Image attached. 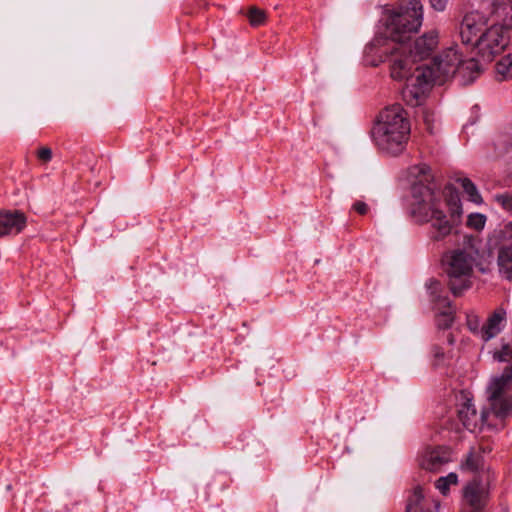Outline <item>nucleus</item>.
Returning a JSON list of instances; mask_svg holds the SVG:
<instances>
[{"label": "nucleus", "mask_w": 512, "mask_h": 512, "mask_svg": "<svg viewBox=\"0 0 512 512\" xmlns=\"http://www.w3.org/2000/svg\"><path fill=\"white\" fill-rule=\"evenodd\" d=\"M507 31L501 26L492 25L485 29L477 39V52L483 61L491 62L508 45Z\"/></svg>", "instance_id": "7"}, {"label": "nucleus", "mask_w": 512, "mask_h": 512, "mask_svg": "<svg viewBox=\"0 0 512 512\" xmlns=\"http://www.w3.org/2000/svg\"><path fill=\"white\" fill-rule=\"evenodd\" d=\"M410 122L404 108L394 104L384 108L372 128L376 146L392 155L401 153L408 142Z\"/></svg>", "instance_id": "2"}, {"label": "nucleus", "mask_w": 512, "mask_h": 512, "mask_svg": "<svg viewBox=\"0 0 512 512\" xmlns=\"http://www.w3.org/2000/svg\"><path fill=\"white\" fill-rule=\"evenodd\" d=\"M459 64L460 54L454 48H449L427 66L433 69L434 80L442 84L457 73Z\"/></svg>", "instance_id": "9"}, {"label": "nucleus", "mask_w": 512, "mask_h": 512, "mask_svg": "<svg viewBox=\"0 0 512 512\" xmlns=\"http://www.w3.org/2000/svg\"><path fill=\"white\" fill-rule=\"evenodd\" d=\"M482 72L478 60L471 58L465 61L460 59L457 74L461 77L463 84H471Z\"/></svg>", "instance_id": "20"}, {"label": "nucleus", "mask_w": 512, "mask_h": 512, "mask_svg": "<svg viewBox=\"0 0 512 512\" xmlns=\"http://www.w3.org/2000/svg\"><path fill=\"white\" fill-rule=\"evenodd\" d=\"M483 467V457L480 453L470 451L461 463V469L467 472H477Z\"/></svg>", "instance_id": "22"}, {"label": "nucleus", "mask_w": 512, "mask_h": 512, "mask_svg": "<svg viewBox=\"0 0 512 512\" xmlns=\"http://www.w3.org/2000/svg\"><path fill=\"white\" fill-rule=\"evenodd\" d=\"M438 507V502L425 497L422 488L417 487L408 499L406 512H436Z\"/></svg>", "instance_id": "16"}, {"label": "nucleus", "mask_w": 512, "mask_h": 512, "mask_svg": "<svg viewBox=\"0 0 512 512\" xmlns=\"http://www.w3.org/2000/svg\"><path fill=\"white\" fill-rule=\"evenodd\" d=\"M413 64L410 57L407 56H395L391 64V77L395 80H407L408 77L413 73Z\"/></svg>", "instance_id": "19"}, {"label": "nucleus", "mask_w": 512, "mask_h": 512, "mask_svg": "<svg viewBox=\"0 0 512 512\" xmlns=\"http://www.w3.org/2000/svg\"><path fill=\"white\" fill-rule=\"evenodd\" d=\"M454 341H455V339H454L453 335H452V334H449V336H448V342H449V344H453V343H454Z\"/></svg>", "instance_id": "38"}, {"label": "nucleus", "mask_w": 512, "mask_h": 512, "mask_svg": "<svg viewBox=\"0 0 512 512\" xmlns=\"http://www.w3.org/2000/svg\"><path fill=\"white\" fill-rule=\"evenodd\" d=\"M432 353L434 357V365H440L445 358V353L443 352L442 348L439 346H434L432 348Z\"/></svg>", "instance_id": "34"}, {"label": "nucleus", "mask_w": 512, "mask_h": 512, "mask_svg": "<svg viewBox=\"0 0 512 512\" xmlns=\"http://www.w3.org/2000/svg\"><path fill=\"white\" fill-rule=\"evenodd\" d=\"M439 44V33L437 30H430L415 39L410 53L413 57L421 59L428 58L437 49Z\"/></svg>", "instance_id": "12"}, {"label": "nucleus", "mask_w": 512, "mask_h": 512, "mask_svg": "<svg viewBox=\"0 0 512 512\" xmlns=\"http://www.w3.org/2000/svg\"><path fill=\"white\" fill-rule=\"evenodd\" d=\"M457 401L458 418L467 430L474 432L480 429L484 424L490 425L488 418L490 414H492L491 410L478 413L472 402V398L467 392H460Z\"/></svg>", "instance_id": "8"}, {"label": "nucleus", "mask_w": 512, "mask_h": 512, "mask_svg": "<svg viewBox=\"0 0 512 512\" xmlns=\"http://www.w3.org/2000/svg\"><path fill=\"white\" fill-rule=\"evenodd\" d=\"M466 324L468 329L476 336H478L482 340V330L483 325H481V321L478 315L471 312L467 314Z\"/></svg>", "instance_id": "27"}, {"label": "nucleus", "mask_w": 512, "mask_h": 512, "mask_svg": "<svg viewBox=\"0 0 512 512\" xmlns=\"http://www.w3.org/2000/svg\"><path fill=\"white\" fill-rule=\"evenodd\" d=\"M423 21V5L419 0H409L405 6L392 12L386 22L387 38L397 43L408 40L418 31Z\"/></svg>", "instance_id": "4"}, {"label": "nucleus", "mask_w": 512, "mask_h": 512, "mask_svg": "<svg viewBox=\"0 0 512 512\" xmlns=\"http://www.w3.org/2000/svg\"><path fill=\"white\" fill-rule=\"evenodd\" d=\"M353 209L361 214V215H364L367 213L368 211V206L365 202H362V201H356L354 204H353Z\"/></svg>", "instance_id": "36"}, {"label": "nucleus", "mask_w": 512, "mask_h": 512, "mask_svg": "<svg viewBox=\"0 0 512 512\" xmlns=\"http://www.w3.org/2000/svg\"><path fill=\"white\" fill-rule=\"evenodd\" d=\"M247 17L252 26L263 25L266 21V13L264 10L257 7H251L248 11Z\"/></svg>", "instance_id": "28"}, {"label": "nucleus", "mask_w": 512, "mask_h": 512, "mask_svg": "<svg viewBox=\"0 0 512 512\" xmlns=\"http://www.w3.org/2000/svg\"><path fill=\"white\" fill-rule=\"evenodd\" d=\"M37 157L39 160L47 163L52 159V150L49 147H41L37 151Z\"/></svg>", "instance_id": "33"}, {"label": "nucleus", "mask_w": 512, "mask_h": 512, "mask_svg": "<svg viewBox=\"0 0 512 512\" xmlns=\"http://www.w3.org/2000/svg\"><path fill=\"white\" fill-rule=\"evenodd\" d=\"M427 290L431 297V300L435 303V306L440 308L439 300L445 298L444 296H441L442 291V285L439 281L435 279H430L427 284Z\"/></svg>", "instance_id": "25"}, {"label": "nucleus", "mask_w": 512, "mask_h": 512, "mask_svg": "<svg viewBox=\"0 0 512 512\" xmlns=\"http://www.w3.org/2000/svg\"><path fill=\"white\" fill-rule=\"evenodd\" d=\"M430 172V167L426 164H419L411 169V174L419 178L412 187L411 213L417 222L430 224V238L433 241H441L460 222L462 209L459 203H455L450 214L445 213L441 192L430 183Z\"/></svg>", "instance_id": "1"}, {"label": "nucleus", "mask_w": 512, "mask_h": 512, "mask_svg": "<svg viewBox=\"0 0 512 512\" xmlns=\"http://www.w3.org/2000/svg\"><path fill=\"white\" fill-rule=\"evenodd\" d=\"M458 476L456 473L451 472L447 476L440 477L435 482V487L443 494L447 495L449 493V488L451 485H457Z\"/></svg>", "instance_id": "24"}, {"label": "nucleus", "mask_w": 512, "mask_h": 512, "mask_svg": "<svg viewBox=\"0 0 512 512\" xmlns=\"http://www.w3.org/2000/svg\"><path fill=\"white\" fill-rule=\"evenodd\" d=\"M494 357L499 361L512 360V346L509 344L503 345L499 351L495 352Z\"/></svg>", "instance_id": "31"}, {"label": "nucleus", "mask_w": 512, "mask_h": 512, "mask_svg": "<svg viewBox=\"0 0 512 512\" xmlns=\"http://www.w3.org/2000/svg\"><path fill=\"white\" fill-rule=\"evenodd\" d=\"M496 71L504 78L512 77V54L504 56L497 62Z\"/></svg>", "instance_id": "26"}, {"label": "nucleus", "mask_w": 512, "mask_h": 512, "mask_svg": "<svg viewBox=\"0 0 512 512\" xmlns=\"http://www.w3.org/2000/svg\"><path fill=\"white\" fill-rule=\"evenodd\" d=\"M495 239L499 241H512V222L506 223L499 231L495 232Z\"/></svg>", "instance_id": "30"}, {"label": "nucleus", "mask_w": 512, "mask_h": 512, "mask_svg": "<svg viewBox=\"0 0 512 512\" xmlns=\"http://www.w3.org/2000/svg\"><path fill=\"white\" fill-rule=\"evenodd\" d=\"M457 182L461 185L464 192L468 195L470 201L477 204L482 202L481 195L479 194L475 184L469 178H458Z\"/></svg>", "instance_id": "23"}, {"label": "nucleus", "mask_w": 512, "mask_h": 512, "mask_svg": "<svg viewBox=\"0 0 512 512\" xmlns=\"http://www.w3.org/2000/svg\"><path fill=\"white\" fill-rule=\"evenodd\" d=\"M440 308L436 307L438 313L436 314V324L438 328L447 329L454 322V310L448 298L439 300Z\"/></svg>", "instance_id": "21"}, {"label": "nucleus", "mask_w": 512, "mask_h": 512, "mask_svg": "<svg viewBox=\"0 0 512 512\" xmlns=\"http://www.w3.org/2000/svg\"><path fill=\"white\" fill-rule=\"evenodd\" d=\"M491 14L494 16L496 25L507 31L512 27V0H497L492 4Z\"/></svg>", "instance_id": "18"}, {"label": "nucleus", "mask_w": 512, "mask_h": 512, "mask_svg": "<svg viewBox=\"0 0 512 512\" xmlns=\"http://www.w3.org/2000/svg\"><path fill=\"white\" fill-rule=\"evenodd\" d=\"M485 31L482 18L475 13L467 14L460 26V37L464 44L477 47V39Z\"/></svg>", "instance_id": "11"}, {"label": "nucleus", "mask_w": 512, "mask_h": 512, "mask_svg": "<svg viewBox=\"0 0 512 512\" xmlns=\"http://www.w3.org/2000/svg\"><path fill=\"white\" fill-rule=\"evenodd\" d=\"M507 321V312L500 306L496 308L483 324L482 340L487 342L496 337L505 327Z\"/></svg>", "instance_id": "14"}, {"label": "nucleus", "mask_w": 512, "mask_h": 512, "mask_svg": "<svg viewBox=\"0 0 512 512\" xmlns=\"http://www.w3.org/2000/svg\"><path fill=\"white\" fill-rule=\"evenodd\" d=\"M429 2L433 9L442 12L445 10L448 0H429Z\"/></svg>", "instance_id": "35"}, {"label": "nucleus", "mask_w": 512, "mask_h": 512, "mask_svg": "<svg viewBox=\"0 0 512 512\" xmlns=\"http://www.w3.org/2000/svg\"><path fill=\"white\" fill-rule=\"evenodd\" d=\"M26 216L20 211L0 212V238L20 233L26 226Z\"/></svg>", "instance_id": "13"}, {"label": "nucleus", "mask_w": 512, "mask_h": 512, "mask_svg": "<svg viewBox=\"0 0 512 512\" xmlns=\"http://www.w3.org/2000/svg\"><path fill=\"white\" fill-rule=\"evenodd\" d=\"M486 223V217L480 213H473L468 216L467 226L475 230H481Z\"/></svg>", "instance_id": "29"}, {"label": "nucleus", "mask_w": 512, "mask_h": 512, "mask_svg": "<svg viewBox=\"0 0 512 512\" xmlns=\"http://www.w3.org/2000/svg\"><path fill=\"white\" fill-rule=\"evenodd\" d=\"M496 260L500 277L512 283V243L499 244Z\"/></svg>", "instance_id": "17"}, {"label": "nucleus", "mask_w": 512, "mask_h": 512, "mask_svg": "<svg viewBox=\"0 0 512 512\" xmlns=\"http://www.w3.org/2000/svg\"><path fill=\"white\" fill-rule=\"evenodd\" d=\"M485 497V490L477 478L469 482L464 488L463 500L472 509L471 512L481 511L485 504Z\"/></svg>", "instance_id": "15"}, {"label": "nucleus", "mask_w": 512, "mask_h": 512, "mask_svg": "<svg viewBox=\"0 0 512 512\" xmlns=\"http://www.w3.org/2000/svg\"><path fill=\"white\" fill-rule=\"evenodd\" d=\"M487 392L492 415L501 420L512 416V363L491 379Z\"/></svg>", "instance_id": "5"}, {"label": "nucleus", "mask_w": 512, "mask_h": 512, "mask_svg": "<svg viewBox=\"0 0 512 512\" xmlns=\"http://www.w3.org/2000/svg\"><path fill=\"white\" fill-rule=\"evenodd\" d=\"M477 256L478 249L473 239L468 240L467 247L456 248L443 255V268L448 277L450 290L455 296L471 287Z\"/></svg>", "instance_id": "3"}, {"label": "nucleus", "mask_w": 512, "mask_h": 512, "mask_svg": "<svg viewBox=\"0 0 512 512\" xmlns=\"http://www.w3.org/2000/svg\"><path fill=\"white\" fill-rule=\"evenodd\" d=\"M434 80V71L427 65L416 66L406 80L402 90L404 101L410 106H419L427 98Z\"/></svg>", "instance_id": "6"}, {"label": "nucleus", "mask_w": 512, "mask_h": 512, "mask_svg": "<svg viewBox=\"0 0 512 512\" xmlns=\"http://www.w3.org/2000/svg\"><path fill=\"white\" fill-rule=\"evenodd\" d=\"M495 200L504 209L512 210V194H510V193L497 194V195H495Z\"/></svg>", "instance_id": "32"}, {"label": "nucleus", "mask_w": 512, "mask_h": 512, "mask_svg": "<svg viewBox=\"0 0 512 512\" xmlns=\"http://www.w3.org/2000/svg\"><path fill=\"white\" fill-rule=\"evenodd\" d=\"M431 117H432V114H430L429 112L425 111L423 113V119H424L425 123L427 124L428 129H430Z\"/></svg>", "instance_id": "37"}, {"label": "nucleus", "mask_w": 512, "mask_h": 512, "mask_svg": "<svg viewBox=\"0 0 512 512\" xmlns=\"http://www.w3.org/2000/svg\"><path fill=\"white\" fill-rule=\"evenodd\" d=\"M452 461V452L448 447H426L418 455V463L422 469L436 472Z\"/></svg>", "instance_id": "10"}]
</instances>
